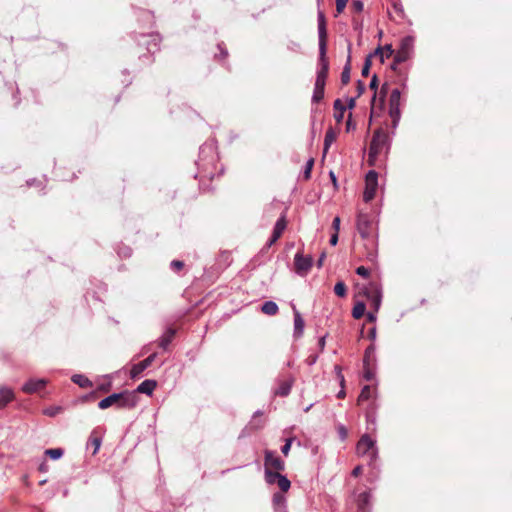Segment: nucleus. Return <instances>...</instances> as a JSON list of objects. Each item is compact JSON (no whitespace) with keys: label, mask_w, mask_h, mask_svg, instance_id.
I'll return each instance as SVG.
<instances>
[{"label":"nucleus","mask_w":512,"mask_h":512,"mask_svg":"<svg viewBox=\"0 0 512 512\" xmlns=\"http://www.w3.org/2000/svg\"><path fill=\"white\" fill-rule=\"evenodd\" d=\"M263 415V412L261 410H257L254 415H253V419L250 423V425L255 428V429H260L263 427V422L262 421H257L256 418L258 416H262Z\"/></svg>","instance_id":"nucleus-41"},{"label":"nucleus","mask_w":512,"mask_h":512,"mask_svg":"<svg viewBox=\"0 0 512 512\" xmlns=\"http://www.w3.org/2000/svg\"><path fill=\"white\" fill-rule=\"evenodd\" d=\"M337 430L341 440H345L347 437V429L343 425H339Z\"/></svg>","instance_id":"nucleus-53"},{"label":"nucleus","mask_w":512,"mask_h":512,"mask_svg":"<svg viewBox=\"0 0 512 512\" xmlns=\"http://www.w3.org/2000/svg\"><path fill=\"white\" fill-rule=\"evenodd\" d=\"M376 313H377V312H375V311H374V312H368V313H367V315H366V316H367V320H368L369 322H375V321H376V319H377V317H376Z\"/></svg>","instance_id":"nucleus-60"},{"label":"nucleus","mask_w":512,"mask_h":512,"mask_svg":"<svg viewBox=\"0 0 512 512\" xmlns=\"http://www.w3.org/2000/svg\"><path fill=\"white\" fill-rule=\"evenodd\" d=\"M161 38L157 33L140 34L137 39L139 46H144L146 50L153 54L159 50Z\"/></svg>","instance_id":"nucleus-7"},{"label":"nucleus","mask_w":512,"mask_h":512,"mask_svg":"<svg viewBox=\"0 0 512 512\" xmlns=\"http://www.w3.org/2000/svg\"><path fill=\"white\" fill-rule=\"evenodd\" d=\"M157 386V382L155 380L147 379L144 380L141 384L138 385L136 392L143 393L147 395H151Z\"/></svg>","instance_id":"nucleus-20"},{"label":"nucleus","mask_w":512,"mask_h":512,"mask_svg":"<svg viewBox=\"0 0 512 512\" xmlns=\"http://www.w3.org/2000/svg\"><path fill=\"white\" fill-rule=\"evenodd\" d=\"M312 262L311 256H303L300 252L296 253L294 258L296 272L300 275L306 274L310 270Z\"/></svg>","instance_id":"nucleus-10"},{"label":"nucleus","mask_w":512,"mask_h":512,"mask_svg":"<svg viewBox=\"0 0 512 512\" xmlns=\"http://www.w3.org/2000/svg\"><path fill=\"white\" fill-rule=\"evenodd\" d=\"M280 237H276L274 233H272L271 238L267 242V247H271Z\"/></svg>","instance_id":"nucleus-63"},{"label":"nucleus","mask_w":512,"mask_h":512,"mask_svg":"<svg viewBox=\"0 0 512 512\" xmlns=\"http://www.w3.org/2000/svg\"><path fill=\"white\" fill-rule=\"evenodd\" d=\"M340 223H341V220L340 218L337 216L333 219V222H332V228L334 229V231L336 233L339 232V229H340Z\"/></svg>","instance_id":"nucleus-55"},{"label":"nucleus","mask_w":512,"mask_h":512,"mask_svg":"<svg viewBox=\"0 0 512 512\" xmlns=\"http://www.w3.org/2000/svg\"><path fill=\"white\" fill-rule=\"evenodd\" d=\"M14 397L13 391L9 388H0V408L7 405Z\"/></svg>","instance_id":"nucleus-25"},{"label":"nucleus","mask_w":512,"mask_h":512,"mask_svg":"<svg viewBox=\"0 0 512 512\" xmlns=\"http://www.w3.org/2000/svg\"><path fill=\"white\" fill-rule=\"evenodd\" d=\"M356 273L359 275V276H362V277H368L369 276V269L364 267V266H359L357 269H356Z\"/></svg>","instance_id":"nucleus-52"},{"label":"nucleus","mask_w":512,"mask_h":512,"mask_svg":"<svg viewBox=\"0 0 512 512\" xmlns=\"http://www.w3.org/2000/svg\"><path fill=\"white\" fill-rule=\"evenodd\" d=\"M374 362H375V346L370 345L365 350L363 366L372 365Z\"/></svg>","instance_id":"nucleus-28"},{"label":"nucleus","mask_w":512,"mask_h":512,"mask_svg":"<svg viewBox=\"0 0 512 512\" xmlns=\"http://www.w3.org/2000/svg\"><path fill=\"white\" fill-rule=\"evenodd\" d=\"M373 56H379L381 63H384L385 59L390 58L394 54V50L391 45H385L384 47H377Z\"/></svg>","instance_id":"nucleus-21"},{"label":"nucleus","mask_w":512,"mask_h":512,"mask_svg":"<svg viewBox=\"0 0 512 512\" xmlns=\"http://www.w3.org/2000/svg\"><path fill=\"white\" fill-rule=\"evenodd\" d=\"M157 354L153 353L149 355L146 359L143 361L136 363L132 366L130 375L132 378L138 377L144 370H146L155 360Z\"/></svg>","instance_id":"nucleus-13"},{"label":"nucleus","mask_w":512,"mask_h":512,"mask_svg":"<svg viewBox=\"0 0 512 512\" xmlns=\"http://www.w3.org/2000/svg\"><path fill=\"white\" fill-rule=\"evenodd\" d=\"M357 88H358V96H360L365 90V84L361 80H358Z\"/></svg>","instance_id":"nucleus-59"},{"label":"nucleus","mask_w":512,"mask_h":512,"mask_svg":"<svg viewBox=\"0 0 512 512\" xmlns=\"http://www.w3.org/2000/svg\"><path fill=\"white\" fill-rule=\"evenodd\" d=\"M326 79L316 77L315 86L316 88H323L325 89Z\"/></svg>","instance_id":"nucleus-54"},{"label":"nucleus","mask_w":512,"mask_h":512,"mask_svg":"<svg viewBox=\"0 0 512 512\" xmlns=\"http://www.w3.org/2000/svg\"><path fill=\"white\" fill-rule=\"evenodd\" d=\"M292 441L293 439L292 438H289L286 440L285 444L282 446L281 448V452L287 456L289 454V451H290V448H291V444H292Z\"/></svg>","instance_id":"nucleus-50"},{"label":"nucleus","mask_w":512,"mask_h":512,"mask_svg":"<svg viewBox=\"0 0 512 512\" xmlns=\"http://www.w3.org/2000/svg\"><path fill=\"white\" fill-rule=\"evenodd\" d=\"M372 389L369 385H366L362 388L361 393L358 397V401H365L371 398Z\"/></svg>","instance_id":"nucleus-39"},{"label":"nucleus","mask_w":512,"mask_h":512,"mask_svg":"<svg viewBox=\"0 0 512 512\" xmlns=\"http://www.w3.org/2000/svg\"><path fill=\"white\" fill-rule=\"evenodd\" d=\"M313 165H314V159L313 158H310L307 162H306V165H305V169H304V172H303V176L305 179H309L310 176H311V170L313 168Z\"/></svg>","instance_id":"nucleus-44"},{"label":"nucleus","mask_w":512,"mask_h":512,"mask_svg":"<svg viewBox=\"0 0 512 512\" xmlns=\"http://www.w3.org/2000/svg\"><path fill=\"white\" fill-rule=\"evenodd\" d=\"M265 470L283 471L285 468L284 461L277 455L275 451L266 450L264 458Z\"/></svg>","instance_id":"nucleus-8"},{"label":"nucleus","mask_w":512,"mask_h":512,"mask_svg":"<svg viewBox=\"0 0 512 512\" xmlns=\"http://www.w3.org/2000/svg\"><path fill=\"white\" fill-rule=\"evenodd\" d=\"M45 454L52 460H58L59 458H61L63 456L64 451L61 448H53V449H47L45 451Z\"/></svg>","instance_id":"nucleus-34"},{"label":"nucleus","mask_w":512,"mask_h":512,"mask_svg":"<svg viewBox=\"0 0 512 512\" xmlns=\"http://www.w3.org/2000/svg\"><path fill=\"white\" fill-rule=\"evenodd\" d=\"M350 81V57L348 58L347 64L344 66L341 73V82L343 85L348 84Z\"/></svg>","instance_id":"nucleus-36"},{"label":"nucleus","mask_w":512,"mask_h":512,"mask_svg":"<svg viewBox=\"0 0 512 512\" xmlns=\"http://www.w3.org/2000/svg\"><path fill=\"white\" fill-rule=\"evenodd\" d=\"M351 116H352V115H351V114H349V118H348V120H347V122H346V129H347V131H350L351 129H354V128H355V125H354V124H352Z\"/></svg>","instance_id":"nucleus-64"},{"label":"nucleus","mask_w":512,"mask_h":512,"mask_svg":"<svg viewBox=\"0 0 512 512\" xmlns=\"http://www.w3.org/2000/svg\"><path fill=\"white\" fill-rule=\"evenodd\" d=\"M317 360H318V355H310L307 358L306 362L308 365L312 366L317 362Z\"/></svg>","instance_id":"nucleus-58"},{"label":"nucleus","mask_w":512,"mask_h":512,"mask_svg":"<svg viewBox=\"0 0 512 512\" xmlns=\"http://www.w3.org/2000/svg\"><path fill=\"white\" fill-rule=\"evenodd\" d=\"M176 334V330L174 328H167L162 336L159 338V346L166 350L169 344L172 342L174 336Z\"/></svg>","instance_id":"nucleus-17"},{"label":"nucleus","mask_w":512,"mask_h":512,"mask_svg":"<svg viewBox=\"0 0 512 512\" xmlns=\"http://www.w3.org/2000/svg\"><path fill=\"white\" fill-rule=\"evenodd\" d=\"M47 384V380L40 378V379H29L23 386L22 390L25 393L32 394L35 392H38L42 390Z\"/></svg>","instance_id":"nucleus-14"},{"label":"nucleus","mask_w":512,"mask_h":512,"mask_svg":"<svg viewBox=\"0 0 512 512\" xmlns=\"http://www.w3.org/2000/svg\"><path fill=\"white\" fill-rule=\"evenodd\" d=\"M118 255L120 257H125V258L130 257L132 255V250L128 246H123V247L119 248Z\"/></svg>","instance_id":"nucleus-47"},{"label":"nucleus","mask_w":512,"mask_h":512,"mask_svg":"<svg viewBox=\"0 0 512 512\" xmlns=\"http://www.w3.org/2000/svg\"><path fill=\"white\" fill-rule=\"evenodd\" d=\"M261 311L267 315H275L278 312V305L274 301H266L261 307Z\"/></svg>","instance_id":"nucleus-30"},{"label":"nucleus","mask_w":512,"mask_h":512,"mask_svg":"<svg viewBox=\"0 0 512 512\" xmlns=\"http://www.w3.org/2000/svg\"><path fill=\"white\" fill-rule=\"evenodd\" d=\"M324 91L323 88H316L314 87L313 95H312V102L318 103L324 98Z\"/></svg>","instance_id":"nucleus-40"},{"label":"nucleus","mask_w":512,"mask_h":512,"mask_svg":"<svg viewBox=\"0 0 512 512\" xmlns=\"http://www.w3.org/2000/svg\"><path fill=\"white\" fill-rule=\"evenodd\" d=\"M89 443L94 447L93 454H96L101 446V439L98 437L90 438Z\"/></svg>","instance_id":"nucleus-48"},{"label":"nucleus","mask_w":512,"mask_h":512,"mask_svg":"<svg viewBox=\"0 0 512 512\" xmlns=\"http://www.w3.org/2000/svg\"><path fill=\"white\" fill-rule=\"evenodd\" d=\"M363 293L366 298L371 302V305L375 312H378L382 301V290L376 282H370L363 289Z\"/></svg>","instance_id":"nucleus-4"},{"label":"nucleus","mask_w":512,"mask_h":512,"mask_svg":"<svg viewBox=\"0 0 512 512\" xmlns=\"http://www.w3.org/2000/svg\"><path fill=\"white\" fill-rule=\"evenodd\" d=\"M352 9L356 13H361L364 9V4L361 0H353L352 1Z\"/></svg>","instance_id":"nucleus-46"},{"label":"nucleus","mask_w":512,"mask_h":512,"mask_svg":"<svg viewBox=\"0 0 512 512\" xmlns=\"http://www.w3.org/2000/svg\"><path fill=\"white\" fill-rule=\"evenodd\" d=\"M71 380L73 383L79 385L81 388H90L92 387V382L82 374H75L72 376Z\"/></svg>","instance_id":"nucleus-27"},{"label":"nucleus","mask_w":512,"mask_h":512,"mask_svg":"<svg viewBox=\"0 0 512 512\" xmlns=\"http://www.w3.org/2000/svg\"><path fill=\"white\" fill-rule=\"evenodd\" d=\"M280 237H276L274 233H272L271 238L267 242V247H271Z\"/></svg>","instance_id":"nucleus-62"},{"label":"nucleus","mask_w":512,"mask_h":512,"mask_svg":"<svg viewBox=\"0 0 512 512\" xmlns=\"http://www.w3.org/2000/svg\"><path fill=\"white\" fill-rule=\"evenodd\" d=\"M414 46V38L412 36L404 37L400 42V47L395 53V62L403 63L407 61L412 52Z\"/></svg>","instance_id":"nucleus-6"},{"label":"nucleus","mask_w":512,"mask_h":512,"mask_svg":"<svg viewBox=\"0 0 512 512\" xmlns=\"http://www.w3.org/2000/svg\"><path fill=\"white\" fill-rule=\"evenodd\" d=\"M170 267H171L172 270L178 272V271H180L184 267V262L180 261V260H173L170 263Z\"/></svg>","instance_id":"nucleus-49"},{"label":"nucleus","mask_w":512,"mask_h":512,"mask_svg":"<svg viewBox=\"0 0 512 512\" xmlns=\"http://www.w3.org/2000/svg\"><path fill=\"white\" fill-rule=\"evenodd\" d=\"M325 345H326V336H322L318 340V347H319L320 352L324 351Z\"/></svg>","instance_id":"nucleus-56"},{"label":"nucleus","mask_w":512,"mask_h":512,"mask_svg":"<svg viewBox=\"0 0 512 512\" xmlns=\"http://www.w3.org/2000/svg\"><path fill=\"white\" fill-rule=\"evenodd\" d=\"M363 377L367 381H371L375 377V371L371 368V365L364 366Z\"/></svg>","instance_id":"nucleus-43"},{"label":"nucleus","mask_w":512,"mask_h":512,"mask_svg":"<svg viewBox=\"0 0 512 512\" xmlns=\"http://www.w3.org/2000/svg\"><path fill=\"white\" fill-rule=\"evenodd\" d=\"M401 92L399 89H393L389 98V112H401Z\"/></svg>","instance_id":"nucleus-16"},{"label":"nucleus","mask_w":512,"mask_h":512,"mask_svg":"<svg viewBox=\"0 0 512 512\" xmlns=\"http://www.w3.org/2000/svg\"><path fill=\"white\" fill-rule=\"evenodd\" d=\"M372 57H373V55L369 54L365 58L364 65H363L362 71H361V74L363 77H367L369 75L370 67L372 65Z\"/></svg>","instance_id":"nucleus-37"},{"label":"nucleus","mask_w":512,"mask_h":512,"mask_svg":"<svg viewBox=\"0 0 512 512\" xmlns=\"http://www.w3.org/2000/svg\"><path fill=\"white\" fill-rule=\"evenodd\" d=\"M356 451L360 456H367L369 458L370 464H372L378 457L376 441L373 440L368 434L361 436L356 445Z\"/></svg>","instance_id":"nucleus-3"},{"label":"nucleus","mask_w":512,"mask_h":512,"mask_svg":"<svg viewBox=\"0 0 512 512\" xmlns=\"http://www.w3.org/2000/svg\"><path fill=\"white\" fill-rule=\"evenodd\" d=\"M334 293L339 297H344L347 293L346 285L344 282L339 281L334 286Z\"/></svg>","instance_id":"nucleus-38"},{"label":"nucleus","mask_w":512,"mask_h":512,"mask_svg":"<svg viewBox=\"0 0 512 512\" xmlns=\"http://www.w3.org/2000/svg\"><path fill=\"white\" fill-rule=\"evenodd\" d=\"M338 243V233L334 232L330 237V244L335 246Z\"/></svg>","instance_id":"nucleus-61"},{"label":"nucleus","mask_w":512,"mask_h":512,"mask_svg":"<svg viewBox=\"0 0 512 512\" xmlns=\"http://www.w3.org/2000/svg\"><path fill=\"white\" fill-rule=\"evenodd\" d=\"M389 148V136L382 130H376L372 137L368 158L372 164L376 157L384 150Z\"/></svg>","instance_id":"nucleus-2"},{"label":"nucleus","mask_w":512,"mask_h":512,"mask_svg":"<svg viewBox=\"0 0 512 512\" xmlns=\"http://www.w3.org/2000/svg\"><path fill=\"white\" fill-rule=\"evenodd\" d=\"M348 0H336V11L338 14L342 13L347 5Z\"/></svg>","instance_id":"nucleus-51"},{"label":"nucleus","mask_w":512,"mask_h":512,"mask_svg":"<svg viewBox=\"0 0 512 512\" xmlns=\"http://www.w3.org/2000/svg\"><path fill=\"white\" fill-rule=\"evenodd\" d=\"M335 371H336L338 379L340 380L341 385H343V383H344V376H343V374L341 372L340 366H335Z\"/></svg>","instance_id":"nucleus-57"},{"label":"nucleus","mask_w":512,"mask_h":512,"mask_svg":"<svg viewBox=\"0 0 512 512\" xmlns=\"http://www.w3.org/2000/svg\"><path fill=\"white\" fill-rule=\"evenodd\" d=\"M378 187V174L374 170H370L365 177V190L363 193V200L370 202L376 194Z\"/></svg>","instance_id":"nucleus-5"},{"label":"nucleus","mask_w":512,"mask_h":512,"mask_svg":"<svg viewBox=\"0 0 512 512\" xmlns=\"http://www.w3.org/2000/svg\"><path fill=\"white\" fill-rule=\"evenodd\" d=\"M281 474L279 473V471H275L273 472L272 470H269V469H266L265 470V480L267 483L269 484H274L277 482V479L278 477L280 476Z\"/></svg>","instance_id":"nucleus-35"},{"label":"nucleus","mask_w":512,"mask_h":512,"mask_svg":"<svg viewBox=\"0 0 512 512\" xmlns=\"http://www.w3.org/2000/svg\"><path fill=\"white\" fill-rule=\"evenodd\" d=\"M365 310H366L365 303L357 302L352 309V316L355 319H360L365 314Z\"/></svg>","instance_id":"nucleus-32"},{"label":"nucleus","mask_w":512,"mask_h":512,"mask_svg":"<svg viewBox=\"0 0 512 512\" xmlns=\"http://www.w3.org/2000/svg\"><path fill=\"white\" fill-rule=\"evenodd\" d=\"M357 230L363 239L369 238L372 233L371 217L360 212L357 216Z\"/></svg>","instance_id":"nucleus-9"},{"label":"nucleus","mask_w":512,"mask_h":512,"mask_svg":"<svg viewBox=\"0 0 512 512\" xmlns=\"http://www.w3.org/2000/svg\"><path fill=\"white\" fill-rule=\"evenodd\" d=\"M277 485L279 486L280 490L282 492H286L290 489V486H291V482L290 480L284 476V475H280L277 479Z\"/></svg>","instance_id":"nucleus-33"},{"label":"nucleus","mask_w":512,"mask_h":512,"mask_svg":"<svg viewBox=\"0 0 512 512\" xmlns=\"http://www.w3.org/2000/svg\"><path fill=\"white\" fill-rule=\"evenodd\" d=\"M218 156L216 147L213 142H206L200 147L199 160L197 162L199 173L203 177L213 178L214 174L210 171V166H213L217 161Z\"/></svg>","instance_id":"nucleus-1"},{"label":"nucleus","mask_w":512,"mask_h":512,"mask_svg":"<svg viewBox=\"0 0 512 512\" xmlns=\"http://www.w3.org/2000/svg\"><path fill=\"white\" fill-rule=\"evenodd\" d=\"M286 499L282 493H275L273 495V504L275 506V512H283L286 510Z\"/></svg>","instance_id":"nucleus-23"},{"label":"nucleus","mask_w":512,"mask_h":512,"mask_svg":"<svg viewBox=\"0 0 512 512\" xmlns=\"http://www.w3.org/2000/svg\"><path fill=\"white\" fill-rule=\"evenodd\" d=\"M334 109H335L334 118H335L336 122L340 123L343 120L346 107L342 104L340 99H336L334 101Z\"/></svg>","instance_id":"nucleus-26"},{"label":"nucleus","mask_w":512,"mask_h":512,"mask_svg":"<svg viewBox=\"0 0 512 512\" xmlns=\"http://www.w3.org/2000/svg\"><path fill=\"white\" fill-rule=\"evenodd\" d=\"M293 384H294L293 377H290L288 380L280 382L279 387L275 390V395H278L281 397L288 396Z\"/></svg>","instance_id":"nucleus-18"},{"label":"nucleus","mask_w":512,"mask_h":512,"mask_svg":"<svg viewBox=\"0 0 512 512\" xmlns=\"http://www.w3.org/2000/svg\"><path fill=\"white\" fill-rule=\"evenodd\" d=\"M389 116L392 119V128L396 129L401 118V112H389Z\"/></svg>","instance_id":"nucleus-45"},{"label":"nucleus","mask_w":512,"mask_h":512,"mask_svg":"<svg viewBox=\"0 0 512 512\" xmlns=\"http://www.w3.org/2000/svg\"><path fill=\"white\" fill-rule=\"evenodd\" d=\"M369 87H370V89H372L374 91H377L378 79H377L376 75H373V77H372V79L370 81ZM375 101H376V92H374V95L372 97V101H371L372 107H374Z\"/></svg>","instance_id":"nucleus-42"},{"label":"nucleus","mask_w":512,"mask_h":512,"mask_svg":"<svg viewBox=\"0 0 512 512\" xmlns=\"http://www.w3.org/2000/svg\"><path fill=\"white\" fill-rule=\"evenodd\" d=\"M119 398H120V395L118 393H113V394L105 397L101 401H99L98 407L102 410L107 409L114 405L117 407V401L119 400Z\"/></svg>","instance_id":"nucleus-22"},{"label":"nucleus","mask_w":512,"mask_h":512,"mask_svg":"<svg viewBox=\"0 0 512 512\" xmlns=\"http://www.w3.org/2000/svg\"><path fill=\"white\" fill-rule=\"evenodd\" d=\"M120 395L117 401V408L132 409L137 404V395L135 392L124 391L118 393Z\"/></svg>","instance_id":"nucleus-11"},{"label":"nucleus","mask_w":512,"mask_h":512,"mask_svg":"<svg viewBox=\"0 0 512 512\" xmlns=\"http://www.w3.org/2000/svg\"><path fill=\"white\" fill-rule=\"evenodd\" d=\"M287 222L284 215H282L275 223L273 232L276 237H281L282 233L286 229Z\"/></svg>","instance_id":"nucleus-29"},{"label":"nucleus","mask_w":512,"mask_h":512,"mask_svg":"<svg viewBox=\"0 0 512 512\" xmlns=\"http://www.w3.org/2000/svg\"><path fill=\"white\" fill-rule=\"evenodd\" d=\"M326 50H327V46L321 45V47H319V69L317 71V76H316L319 78L322 77L324 79L327 78L328 70H329V62L326 57Z\"/></svg>","instance_id":"nucleus-12"},{"label":"nucleus","mask_w":512,"mask_h":512,"mask_svg":"<svg viewBox=\"0 0 512 512\" xmlns=\"http://www.w3.org/2000/svg\"><path fill=\"white\" fill-rule=\"evenodd\" d=\"M335 139H336V133L334 132V130L332 128H329L326 131L325 138H324V149H323L324 155L327 153L329 147L335 141Z\"/></svg>","instance_id":"nucleus-31"},{"label":"nucleus","mask_w":512,"mask_h":512,"mask_svg":"<svg viewBox=\"0 0 512 512\" xmlns=\"http://www.w3.org/2000/svg\"><path fill=\"white\" fill-rule=\"evenodd\" d=\"M371 500V493L370 492H363L360 493L358 496V509L359 512H365V509L370 505Z\"/></svg>","instance_id":"nucleus-24"},{"label":"nucleus","mask_w":512,"mask_h":512,"mask_svg":"<svg viewBox=\"0 0 512 512\" xmlns=\"http://www.w3.org/2000/svg\"><path fill=\"white\" fill-rule=\"evenodd\" d=\"M294 335L295 337H301L304 331V320L300 312L294 307Z\"/></svg>","instance_id":"nucleus-19"},{"label":"nucleus","mask_w":512,"mask_h":512,"mask_svg":"<svg viewBox=\"0 0 512 512\" xmlns=\"http://www.w3.org/2000/svg\"><path fill=\"white\" fill-rule=\"evenodd\" d=\"M317 18H318L317 20H318L319 47H321V45L327 46V44H326V38H327L326 21H325V15H324L323 11L318 10Z\"/></svg>","instance_id":"nucleus-15"}]
</instances>
